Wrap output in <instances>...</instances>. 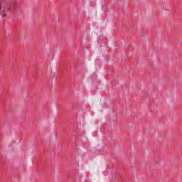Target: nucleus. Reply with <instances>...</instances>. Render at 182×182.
<instances>
[{"label":"nucleus","instance_id":"1","mask_svg":"<svg viewBox=\"0 0 182 182\" xmlns=\"http://www.w3.org/2000/svg\"><path fill=\"white\" fill-rule=\"evenodd\" d=\"M0 15L2 16V18L5 17V9L1 5H0Z\"/></svg>","mask_w":182,"mask_h":182}]
</instances>
